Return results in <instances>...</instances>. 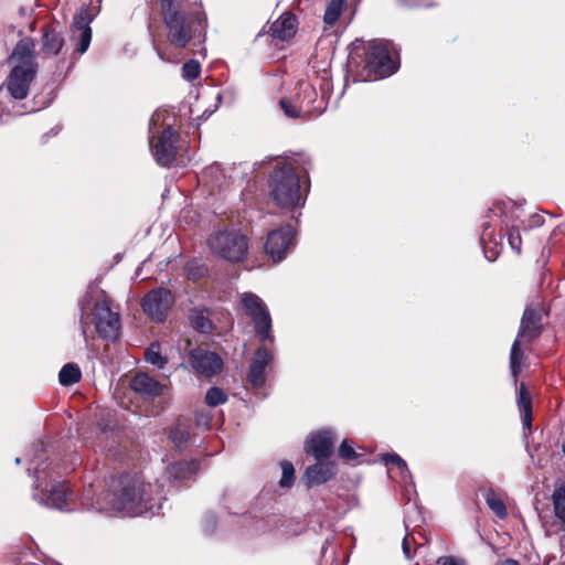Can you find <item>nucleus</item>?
Wrapping results in <instances>:
<instances>
[{
	"label": "nucleus",
	"mask_w": 565,
	"mask_h": 565,
	"mask_svg": "<svg viewBox=\"0 0 565 565\" xmlns=\"http://www.w3.org/2000/svg\"><path fill=\"white\" fill-rule=\"evenodd\" d=\"M503 565H518V562L511 558L504 561Z\"/></svg>",
	"instance_id": "obj_44"
},
{
	"label": "nucleus",
	"mask_w": 565,
	"mask_h": 565,
	"mask_svg": "<svg viewBox=\"0 0 565 565\" xmlns=\"http://www.w3.org/2000/svg\"><path fill=\"white\" fill-rule=\"evenodd\" d=\"M72 40L75 41L76 51L84 54L92 41V29L83 15H75L72 25Z\"/></svg>",
	"instance_id": "obj_18"
},
{
	"label": "nucleus",
	"mask_w": 565,
	"mask_h": 565,
	"mask_svg": "<svg viewBox=\"0 0 565 565\" xmlns=\"http://www.w3.org/2000/svg\"><path fill=\"white\" fill-rule=\"evenodd\" d=\"M199 465L196 461H179L169 467V475L175 480H185L196 473Z\"/></svg>",
	"instance_id": "obj_24"
},
{
	"label": "nucleus",
	"mask_w": 565,
	"mask_h": 565,
	"mask_svg": "<svg viewBox=\"0 0 565 565\" xmlns=\"http://www.w3.org/2000/svg\"><path fill=\"white\" fill-rule=\"evenodd\" d=\"M334 447V438L331 431L322 430L310 437L306 450L316 459H324L331 456Z\"/></svg>",
	"instance_id": "obj_16"
},
{
	"label": "nucleus",
	"mask_w": 565,
	"mask_h": 565,
	"mask_svg": "<svg viewBox=\"0 0 565 565\" xmlns=\"http://www.w3.org/2000/svg\"><path fill=\"white\" fill-rule=\"evenodd\" d=\"M317 90L308 83H301L298 86V92L294 98L300 113L303 117L318 116L322 113V102L318 106L315 105L317 102Z\"/></svg>",
	"instance_id": "obj_15"
},
{
	"label": "nucleus",
	"mask_w": 565,
	"mask_h": 565,
	"mask_svg": "<svg viewBox=\"0 0 565 565\" xmlns=\"http://www.w3.org/2000/svg\"><path fill=\"white\" fill-rule=\"evenodd\" d=\"M201 73V65L195 60L185 62L182 66V76L188 81L196 79Z\"/></svg>",
	"instance_id": "obj_33"
},
{
	"label": "nucleus",
	"mask_w": 565,
	"mask_h": 565,
	"mask_svg": "<svg viewBox=\"0 0 565 565\" xmlns=\"http://www.w3.org/2000/svg\"><path fill=\"white\" fill-rule=\"evenodd\" d=\"M89 300L85 297L79 301L82 310L81 329L82 334L87 340V329L89 323H94L96 333L109 341H115L119 337L120 320L118 312H115L109 305L106 296L97 300L94 305L92 313L85 312V306Z\"/></svg>",
	"instance_id": "obj_6"
},
{
	"label": "nucleus",
	"mask_w": 565,
	"mask_h": 565,
	"mask_svg": "<svg viewBox=\"0 0 565 565\" xmlns=\"http://www.w3.org/2000/svg\"><path fill=\"white\" fill-rule=\"evenodd\" d=\"M279 105L284 113L290 118L303 117L295 99L281 98Z\"/></svg>",
	"instance_id": "obj_36"
},
{
	"label": "nucleus",
	"mask_w": 565,
	"mask_h": 565,
	"mask_svg": "<svg viewBox=\"0 0 565 565\" xmlns=\"http://www.w3.org/2000/svg\"><path fill=\"white\" fill-rule=\"evenodd\" d=\"M508 241H509L511 248L513 250H515L518 254H520L521 246H522V238H521L519 230L512 227L509 231Z\"/></svg>",
	"instance_id": "obj_38"
},
{
	"label": "nucleus",
	"mask_w": 565,
	"mask_h": 565,
	"mask_svg": "<svg viewBox=\"0 0 565 565\" xmlns=\"http://www.w3.org/2000/svg\"><path fill=\"white\" fill-rule=\"evenodd\" d=\"M192 327L202 332L207 333L212 330V322L202 313H195L191 317Z\"/></svg>",
	"instance_id": "obj_34"
},
{
	"label": "nucleus",
	"mask_w": 565,
	"mask_h": 565,
	"mask_svg": "<svg viewBox=\"0 0 565 565\" xmlns=\"http://www.w3.org/2000/svg\"><path fill=\"white\" fill-rule=\"evenodd\" d=\"M68 486L61 483L51 490V493L45 502L47 507L63 509L68 498Z\"/></svg>",
	"instance_id": "obj_27"
},
{
	"label": "nucleus",
	"mask_w": 565,
	"mask_h": 565,
	"mask_svg": "<svg viewBox=\"0 0 565 565\" xmlns=\"http://www.w3.org/2000/svg\"><path fill=\"white\" fill-rule=\"evenodd\" d=\"M64 40L58 32L50 26L43 28L42 34V52L46 56L58 54L63 47Z\"/></svg>",
	"instance_id": "obj_22"
},
{
	"label": "nucleus",
	"mask_w": 565,
	"mask_h": 565,
	"mask_svg": "<svg viewBox=\"0 0 565 565\" xmlns=\"http://www.w3.org/2000/svg\"><path fill=\"white\" fill-rule=\"evenodd\" d=\"M553 505L555 515L565 524V503Z\"/></svg>",
	"instance_id": "obj_43"
},
{
	"label": "nucleus",
	"mask_w": 565,
	"mask_h": 565,
	"mask_svg": "<svg viewBox=\"0 0 565 565\" xmlns=\"http://www.w3.org/2000/svg\"><path fill=\"white\" fill-rule=\"evenodd\" d=\"M169 438L178 448H182L190 439V427L186 423L178 420L171 428Z\"/></svg>",
	"instance_id": "obj_26"
},
{
	"label": "nucleus",
	"mask_w": 565,
	"mask_h": 565,
	"mask_svg": "<svg viewBox=\"0 0 565 565\" xmlns=\"http://www.w3.org/2000/svg\"><path fill=\"white\" fill-rule=\"evenodd\" d=\"M518 407L522 416L523 425L531 426L532 401L524 383H521L518 390Z\"/></svg>",
	"instance_id": "obj_23"
},
{
	"label": "nucleus",
	"mask_w": 565,
	"mask_h": 565,
	"mask_svg": "<svg viewBox=\"0 0 565 565\" xmlns=\"http://www.w3.org/2000/svg\"><path fill=\"white\" fill-rule=\"evenodd\" d=\"M348 62L362 82L386 77L396 71L390 43L382 40H355L351 44Z\"/></svg>",
	"instance_id": "obj_3"
},
{
	"label": "nucleus",
	"mask_w": 565,
	"mask_h": 565,
	"mask_svg": "<svg viewBox=\"0 0 565 565\" xmlns=\"http://www.w3.org/2000/svg\"><path fill=\"white\" fill-rule=\"evenodd\" d=\"M552 501L553 504L565 503V482L554 490Z\"/></svg>",
	"instance_id": "obj_40"
},
{
	"label": "nucleus",
	"mask_w": 565,
	"mask_h": 565,
	"mask_svg": "<svg viewBox=\"0 0 565 565\" xmlns=\"http://www.w3.org/2000/svg\"><path fill=\"white\" fill-rule=\"evenodd\" d=\"M297 32V20L292 13H284L270 26V33L280 41L290 40Z\"/></svg>",
	"instance_id": "obj_20"
},
{
	"label": "nucleus",
	"mask_w": 565,
	"mask_h": 565,
	"mask_svg": "<svg viewBox=\"0 0 565 565\" xmlns=\"http://www.w3.org/2000/svg\"><path fill=\"white\" fill-rule=\"evenodd\" d=\"M382 459L386 465L396 466L402 472L408 471L405 460H403L397 454H386Z\"/></svg>",
	"instance_id": "obj_37"
},
{
	"label": "nucleus",
	"mask_w": 565,
	"mask_h": 565,
	"mask_svg": "<svg viewBox=\"0 0 565 565\" xmlns=\"http://www.w3.org/2000/svg\"><path fill=\"white\" fill-rule=\"evenodd\" d=\"M335 475L333 462H318L306 469L305 478L308 488L321 484L332 479Z\"/></svg>",
	"instance_id": "obj_19"
},
{
	"label": "nucleus",
	"mask_w": 565,
	"mask_h": 565,
	"mask_svg": "<svg viewBox=\"0 0 565 565\" xmlns=\"http://www.w3.org/2000/svg\"><path fill=\"white\" fill-rule=\"evenodd\" d=\"M160 10L167 41L175 49L186 47L204 29V13L190 0H160Z\"/></svg>",
	"instance_id": "obj_2"
},
{
	"label": "nucleus",
	"mask_w": 565,
	"mask_h": 565,
	"mask_svg": "<svg viewBox=\"0 0 565 565\" xmlns=\"http://www.w3.org/2000/svg\"><path fill=\"white\" fill-rule=\"evenodd\" d=\"M281 479H280V486L281 487H291L295 480V469L294 466L289 461H282L281 462Z\"/></svg>",
	"instance_id": "obj_35"
},
{
	"label": "nucleus",
	"mask_w": 565,
	"mask_h": 565,
	"mask_svg": "<svg viewBox=\"0 0 565 565\" xmlns=\"http://www.w3.org/2000/svg\"><path fill=\"white\" fill-rule=\"evenodd\" d=\"M226 401L227 396L220 387L214 386L206 392L205 402L211 407L224 404Z\"/></svg>",
	"instance_id": "obj_32"
},
{
	"label": "nucleus",
	"mask_w": 565,
	"mask_h": 565,
	"mask_svg": "<svg viewBox=\"0 0 565 565\" xmlns=\"http://www.w3.org/2000/svg\"><path fill=\"white\" fill-rule=\"evenodd\" d=\"M527 344V342L516 338L511 347L510 370L515 385L518 383V376L521 373L526 360V356L523 352V347H526Z\"/></svg>",
	"instance_id": "obj_21"
},
{
	"label": "nucleus",
	"mask_w": 565,
	"mask_h": 565,
	"mask_svg": "<svg viewBox=\"0 0 565 565\" xmlns=\"http://www.w3.org/2000/svg\"><path fill=\"white\" fill-rule=\"evenodd\" d=\"M207 244L214 255L232 263L242 262L248 249L246 236L236 230L215 232Z\"/></svg>",
	"instance_id": "obj_7"
},
{
	"label": "nucleus",
	"mask_w": 565,
	"mask_h": 565,
	"mask_svg": "<svg viewBox=\"0 0 565 565\" xmlns=\"http://www.w3.org/2000/svg\"><path fill=\"white\" fill-rule=\"evenodd\" d=\"M242 308L254 323L260 340H271V318L265 302L253 292H245L241 299Z\"/></svg>",
	"instance_id": "obj_8"
},
{
	"label": "nucleus",
	"mask_w": 565,
	"mask_h": 565,
	"mask_svg": "<svg viewBox=\"0 0 565 565\" xmlns=\"http://www.w3.org/2000/svg\"><path fill=\"white\" fill-rule=\"evenodd\" d=\"M157 52H158V55H159V57H160L161 60H163V61H169V58H167V57L164 56V53H163L160 49H157Z\"/></svg>",
	"instance_id": "obj_45"
},
{
	"label": "nucleus",
	"mask_w": 565,
	"mask_h": 565,
	"mask_svg": "<svg viewBox=\"0 0 565 565\" xmlns=\"http://www.w3.org/2000/svg\"><path fill=\"white\" fill-rule=\"evenodd\" d=\"M542 333V310L539 306H527L521 319L518 339L527 343L539 338Z\"/></svg>",
	"instance_id": "obj_14"
},
{
	"label": "nucleus",
	"mask_w": 565,
	"mask_h": 565,
	"mask_svg": "<svg viewBox=\"0 0 565 565\" xmlns=\"http://www.w3.org/2000/svg\"><path fill=\"white\" fill-rule=\"evenodd\" d=\"M292 228L290 226L275 230L268 234L265 250L266 254L274 260L280 262L285 258L287 250L291 244Z\"/></svg>",
	"instance_id": "obj_13"
},
{
	"label": "nucleus",
	"mask_w": 565,
	"mask_h": 565,
	"mask_svg": "<svg viewBox=\"0 0 565 565\" xmlns=\"http://www.w3.org/2000/svg\"><path fill=\"white\" fill-rule=\"evenodd\" d=\"M339 456L345 460H353L356 458V452L353 447L344 440L339 447Z\"/></svg>",
	"instance_id": "obj_39"
},
{
	"label": "nucleus",
	"mask_w": 565,
	"mask_h": 565,
	"mask_svg": "<svg viewBox=\"0 0 565 565\" xmlns=\"http://www.w3.org/2000/svg\"><path fill=\"white\" fill-rule=\"evenodd\" d=\"M343 1L342 0H332L324 12L323 20L327 24L333 25L340 18L342 12Z\"/></svg>",
	"instance_id": "obj_30"
},
{
	"label": "nucleus",
	"mask_w": 565,
	"mask_h": 565,
	"mask_svg": "<svg viewBox=\"0 0 565 565\" xmlns=\"http://www.w3.org/2000/svg\"><path fill=\"white\" fill-rule=\"evenodd\" d=\"M60 383L64 386H70L81 380V370L74 363L65 364L58 374Z\"/></svg>",
	"instance_id": "obj_28"
},
{
	"label": "nucleus",
	"mask_w": 565,
	"mask_h": 565,
	"mask_svg": "<svg viewBox=\"0 0 565 565\" xmlns=\"http://www.w3.org/2000/svg\"><path fill=\"white\" fill-rule=\"evenodd\" d=\"M309 166V158L302 154L277 161L268 179L269 196L277 206L294 209L305 202L310 189Z\"/></svg>",
	"instance_id": "obj_1"
},
{
	"label": "nucleus",
	"mask_w": 565,
	"mask_h": 565,
	"mask_svg": "<svg viewBox=\"0 0 565 565\" xmlns=\"http://www.w3.org/2000/svg\"><path fill=\"white\" fill-rule=\"evenodd\" d=\"M173 303V296L167 288H156L149 291L142 299V309L146 315L157 321H163Z\"/></svg>",
	"instance_id": "obj_10"
},
{
	"label": "nucleus",
	"mask_w": 565,
	"mask_h": 565,
	"mask_svg": "<svg viewBox=\"0 0 565 565\" xmlns=\"http://www.w3.org/2000/svg\"><path fill=\"white\" fill-rule=\"evenodd\" d=\"M130 387L145 398H154L163 394L166 386L147 373H138L130 381Z\"/></svg>",
	"instance_id": "obj_17"
},
{
	"label": "nucleus",
	"mask_w": 565,
	"mask_h": 565,
	"mask_svg": "<svg viewBox=\"0 0 565 565\" xmlns=\"http://www.w3.org/2000/svg\"><path fill=\"white\" fill-rule=\"evenodd\" d=\"M436 565H462V562L455 556H440L438 557Z\"/></svg>",
	"instance_id": "obj_41"
},
{
	"label": "nucleus",
	"mask_w": 565,
	"mask_h": 565,
	"mask_svg": "<svg viewBox=\"0 0 565 565\" xmlns=\"http://www.w3.org/2000/svg\"><path fill=\"white\" fill-rule=\"evenodd\" d=\"M178 141L179 135L171 126L162 130L154 145L150 141L152 153L160 166L168 167L175 160Z\"/></svg>",
	"instance_id": "obj_11"
},
{
	"label": "nucleus",
	"mask_w": 565,
	"mask_h": 565,
	"mask_svg": "<svg viewBox=\"0 0 565 565\" xmlns=\"http://www.w3.org/2000/svg\"><path fill=\"white\" fill-rule=\"evenodd\" d=\"M413 547H414V554H422L426 550L424 544H417L415 542L413 534H406L403 540V543H402V548H403V553L407 561L413 559V556H412Z\"/></svg>",
	"instance_id": "obj_31"
},
{
	"label": "nucleus",
	"mask_w": 565,
	"mask_h": 565,
	"mask_svg": "<svg viewBox=\"0 0 565 565\" xmlns=\"http://www.w3.org/2000/svg\"><path fill=\"white\" fill-rule=\"evenodd\" d=\"M189 363L195 374L211 377L221 372L222 359L214 352L203 348H195L189 351Z\"/></svg>",
	"instance_id": "obj_9"
},
{
	"label": "nucleus",
	"mask_w": 565,
	"mask_h": 565,
	"mask_svg": "<svg viewBox=\"0 0 565 565\" xmlns=\"http://www.w3.org/2000/svg\"><path fill=\"white\" fill-rule=\"evenodd\" d=\"M34 42L31 38L20 40L10 61L14 63L7 78V88L14 99H24L30 89V85L35 78L38 63L34 53Z\"/></svg>",
	"instance_id": "obj_5"
},
{
	"label": "nucleus",
	"mask_w": 565,
	"mask_h": 565,
	"mask_svg": "<svg viewBox=\"0 0 565 565\" xmlns=\"http://www.w3.org/2000/svg\"><path fill=\"white\" fill-rule=\"evenodd\" d=\"M273 362L274 356L265 347H260L255 351L247 373V382L254 388L264 386L266 381L265 370L270 366Z\"/></svg>",
	"instance_id": "obj_12"
},
{
	"label": "nucleus",
	"mask_w": 565,
	"mask_h": 565,
	"mask_svg": "<svg viewBox=\"0 0 565 565\" xmlns=\"http://www.w3.org/2000/svg\"><path fill=\"white\" fill-rule=\"evenodd\" d=\"M145 359L147 362L151 363L158 369H163L168 363L167 356L161 354V348L158 342H153L149 345V348L145 351Z\"/></svg>",
	"instance_id": "obj_29"
},
{
	"label": "nucleus",
	"mask_w": 565,
	"mask_h": 565,
	"mask_svg": "<svg viewBox=\"0 0 565 565\" xmlns=\"http://www.w3.org/2000/svg\"><path fill=\"white\" fill-rule=\"evenodd\" d=\"M212 417L206 414H196L195 423L200 427L209 428L211 425Z\"/></svg>",
	"instance_id": "obj_42"
},
{
	"label": "nucleus",
	"mask_w": 565,
	"mask_h": 565,
	"mask_svg": "<svg viewBox=\"0 0 565 565\" xmlns=\"http://www.w3.org/2000/svg\"><path fill=\"white\" fill-rule=\"evenodd\" d=\"M484 500L490 510L499 518L505 519L508 515L507 507L499 493L492 489H487L484 492Z\"/></svg>",
	"instance_id": "obj_25"
},
{
	"label": "nucleus",
	"mask_w": 565,
	"mask_h": 565,
	"mask_svg": "<svg viewBox=\"0 0 565 565\" xmlns=\"http://www.w3.org/2000/svg\"><path fill=\"white\" fill-rule=\"evenodd\" d=\"M157 483H146L140 478L125 477L118 483V489L107 493V505L97 502V511H122L129 514H141L157 504L159 495Z\"/></svg>",
	"instance_id": "obj_4"
}]
</instances>
